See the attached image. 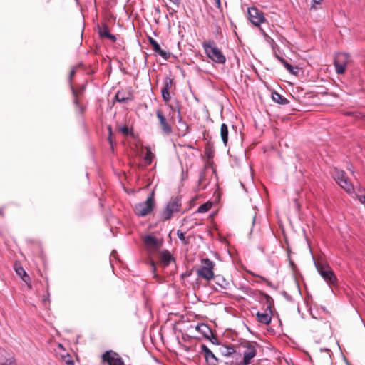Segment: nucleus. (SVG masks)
Segmentation results:
<instances>
[{
    "instance_id": "f257e3e1",
    "label": "nucleus",
    "mask_w": 365,
    "mask_h": 365,
    "mask_svg": "<svg viewBox=\"0 0 365 365\" xmlns=\"http://www.w3.org/2000/svg\"><path fill=\"white\" fill-rule=\"evenodd\" d=\"M206 56L215 63L224 64L226 57L221 50L216 46L213 40L205 41L202 44Z\"/></svg>"
},
{
    "instance_id": "f03ea898",
    "label": "nucleus",
    "mask_w": 365,
    "mask_h": 365,
    "mask_svg": "<svg viewBox=\"0 0 365 365\" xmlns=\"http://www.w3.org/2000/svg\"><path fill=\"white\" fill-rule=\"evenodd\" d=\"M181 198L178 197L171 198L160 212V220L161 222L170 220L175 214L178 213L181 210Z\"/></svg>"
},
{
    "instance_id": "7ed1b4c3",
    "label": "nucleus",
    "mask_w": 365,
    "mask_h": 365,
    "mask_svg": "<svg viewBox=\"0 0 365 365\" xmlns=\"http://www.w3.org/2000/svg\"><path fill=\"white\" fill-rule=\"evenodd\" d=\"M200 262V267L196 270L197 277L208 282L212 280L215 276V262L208 258L202 259Z\"/></svg>"
},
{
    "instance_id": "20e7f679",
    "label": "nucleus",
    "mask_w": 365,
    "mask_h": 365,
    "mask_svg": "<svg viewBox=\"0 0 365 365\" xmlns=\"http://www.w3.org/2000/svg\"><path fill=\"white\" fill-rule=\"evenodd\" d=\"M155 207L154 192H152L147 200L136 204L134 207V212L138 217H145L150 214Z\"/></svg>"
},
{
    "instance_id": "39448f33",
    "label": "nucleus",
    "mask_w": 365,
    "mask_h": 365,
    "mask_svg": "<svg viewBox=\"0 0 365 365\" xmlns=\"http://www.w3.org/2000/svg\"><path fill=\"white\" fill-rule=\"evenodd\" d=\"M334 178L336 183L348 194H354L355 192L354 187L352 182L349 180L346 173L338 168H334Z\"/></svg>"
},
{
    "instance_id": "423d86ee",
    "label": "nucleus",
    "mask_w": 365,
    "mask_h": 365,
    "mask_svg": "<svg viewBox=\"0 0 365 365\" xmlns=\"http://www.w3.org/2000/svg\"><path fill=\"white\" fill-rule=\"evenodd\" d=\"M267 307L263 312H258L256 314L257 321L263 324L268 325L270 324L272 318L273 300L269 296H267Z\"/></svg>"
},
{
    "instance_id": "0eeeda50",
    "label": "nucleus",
    "mask_w": 365,
    "mask_h": 365,
    "mask_svg": "<svg viewBox=\"0 0 365 365\" xmlns=\"http://www.w3.org/2000/svg\"><path fill=\"white\" fill-rule=\"evenodd\" d=\"M240 354L236 353L234 347H227L226 352L223 354L224 359L221 365H242L240 362Z\"/></svg>"
},
{
    "instance_id": "6e6552de",
    "label": "nucleus",
    "mask_w": 365,
    "mask_h": 365,
    "mask_svg": "<svg viewBox=\"0 0 365 365\" xmlns=\"http://www.w3.org/2000/svg\"><path fill=\"white\" fill-rule=\"evenodd\" d=\"M247 14L250 21L255 26H259L266 21L264 13L255 6L249 8Z\"/></svg>"
},
{
    "instance_id": "1a4fd4ad",
    "label": "nucleus",
    "mask_w": 365,
    "mask_h": 365,
    "mask_svg": "<svg viewBox=\"0 0 365 365\" xmlns=\"http://www.w3.org/2000/svg\"><path fill=\"white\" fill-rule=\"evenodd\" d=\"M316 267L319 274L327 283L331 284L336 283V277L328 265L319 263Z\"/></svg>"
},
{
    "instance_id": "9d476101",
    "label": "nucleus",
    "mask_w": 365,
    "mask_h": 365,
    "mask_svg": "<svg viewBox=\"0 0 365 365\" xmlns=\"http://www.w3.org/2000/svg\"><path fill=\"white\" fill-rule=\"evenodd\" d=\"M245 350L243 351L242 359H240L242 365H249L256 356L257 351L255 344L247 343L243 346Z\"/></svg>"
},
{
    "instance_id": "9b49d317",
    "label": "nucleus",
    "mask_w": 365,
    "mask_h": 365,
    "mask_svg": "<svg viewBox=\"0 0 365 365\" xmlns=\"http://www.w3.org/2000/svg\"><path fill=\"white\" fill-rule=\"evenodd\" d=\"M349 62V56L346 53H337L334 58V66L338 74H343Z\"/></svg>"
},
{
    "instance_id": "f8f14e48",
    "label": "nucleus",
    "mask_w": 365,
    "mask_h": 365,
    "mask_svg": "<svg viewBox=\"0 0 365 365\" xmlns=\"http://www.w3.org/2000/svg\"><path fill=\"white\" fill-rule=\"evenodd\" d=\"M53 351L56 357L65 362L66 365H75L72 356L61 344H56Z\"/></svg>"
},
{
    "instance_id": "ddd939ff",
    "label": "nucleus",
    "mask_w": 365,
    "mask_h": 365,
    "mask_svg": "<svg viewBox=\"0 0 365 365\" xmlns=\"http://www.w3.org/2000/svg\"><path fill=\"white\" fill-rule=\"evenodd\" d=\"M101 359L103 362H106L108 365H124V361L120 355L112 350L103 353Z\"/></svg>"
},
{
    "instance_id": "4468645a",
    "label": "nucleus",
    "mask_w": 365,
    "mask_h": 365,
    "mask_svg": "<svg viewBox=\"0 0 365 365\" xmlns=\"http://www.w3.org/2000/svg\"><path fill=\"white\" fill-rule=\"evenodd\" d=\"M214 280V282L217 287H215V289L217 291H221L226 292L227 290H229L232 285V280L230 278H225L222 274H216L214 276V278H212Z\"/></svg>"
},
{
    "instance_id": "2eb2a0df",
    "label": "nucleus",
    "mask_w": 365,
    "mask_h": 365,
    "mask_svg": "<svg viewBox=\"0 0 365 365\" xmlns=\"http://www.w3.org/2000/svg\"><path fill=\"white\" fill-rule=\"evenodd\" d=\"M201 351L204 354V357L207 365H221L222 360L217 359L213 352L205 345H201Z\"/></svg>"
},
{
    "instance_id": "dca6fc26",
    "label": "nucleus",
    "mask_w": 365,
    "mask_h": 365,
    "mask_svg": "<svg viewBox=\"0 0 365 365\" xmlns=\"http://www.w3.org/2000/svg\"><path fill=\"white\" fill-rule=\"evenodd\" d=\"M156 116L159 120L162 131L166 135H170L173 133L171 125L168 123L165 115L161 110L156 111Z\"/></svg>"
},
{
    "instance_id": "f3484780",
    "label": "nucleus",
    "mask_w": 365,
    "mask_h": 365,
    "mask_svg": "<svg viewBox=\"0 0 365 365\" xmlns=\"http://www.w3.org/2000/svg\"><path fill=\"white\" fill-rule=\"evenodd\" d=\"M14 270L21 279L27 284L28 288L31 289V278L20 263H15Z\"/></svg>"
},
{
    "instance_id": "a211bd4d",
    "label": "nucleus",
    "mask_w": 365,
    "mask_h": 365,
    "mask_svg": "<svg viewBox=\"0 0 365 365\" xmlns=\"http://www.w3.org/2000/svg\"><path fill=\"white\" fill-rule=\"evenodd\" d=\"M148 40L150 44L152 46L153 51L158 53L159 56H160L164 59H168L170 57V53H166L165 51L161 49L158 43L153 38L149 36Z\"/></svg>"
},
{
    "instance_id": "6ab92c4d",
    "label": "nucleus",
    "mask_w": 365,
    "mask_h": 365,
    "mask_svg": "<svg viewBox=\"0 0 365 365\" xmlns=\"http://www.w3.org/2000/svg\"><path fill=\"white\" fill-rule=\"evenodd\" d=\"M195 329L202 335V336L206 339H210V337L212 335V330L207 324H198L195 327Z\"/></svg>"
},
{
    "instance_id": "aec40b11",
    "label": "nucleus",
    "mask_w": 365,
    "mask_h": 365,
    "mask_svg": "<svg viewBox=\"0 0 365 365\" xmlns=\"http://www.w3.org/2000/svg\"><path fill=\"white\" fill-rule=\"evenodd\" d=\"M160 262L165 267L170 265L171 262H175V258L168 250H164L160 252Z\"/></svg>"
},
{
    "instance_id": "412c9836",
    "label": "nucleus",
    "mask_w": 365,
    "mask_h": 365,
    "mask_svg": "<svg viewBox=\"0 0 365 365\" xmlns=\"http://www.w3.org/2000/svg\"><path fill=\"white\" fill-rule=\"evenodd\" d=\"M115 98L120 103H126L133 99V95L130 92H125L123 90H120L116 93Z\"/></svg>"
},
{
    "instance_id": "4be33fe9",
    "label": "nucleus",
    "mask_w": 365,
    "mask_h": 365,
    "mask_svg": "<svg viewBox=\"0 0 365 365\" xmlns=\"http://www.w3.org/2000/svg\"><path fill=\"white\" fill-rule=\"evenodd\" d=\"M145 244L151 248H158L159 247V243L158 239L152 235H147L144 238Z\"/></svg>"
},
{
    "instance_id": "5701e85b",
    "label": "nucleus",
    "mask_w": 365,
    "mask_h": 365,
    "mask_svg": "<svg viewBox=\"0 0 365 365\" xmlns=\"http://www.w3.org/2000/svg\"><path fill=\"white\" fill-rule=\"evenodd\" d=\"M220 137L225 146L228 143V127L225 123H222L220 127Z\"/></svg>"
},
{
    "instance_id": "b1692460",
    "label": "nucleus",
    "mask_w": 365,
    "mask_h": 365,
    "mask_svg": "<svg viewBox=\"0 0 365 365\" xmlns=\"http://www.w3.org/2000/svg\"><path fill=\"white\" fill-rule=\"evenodd\" d=\"M144 149L146 150V153L143 157V160L147 165H150L155 158V155L152 152L150 147L145 146Z\"/></svg>"
},
{
    "instance_id": "393cba45",
    "label": "nucleus",
    "mask_w": 365,
    "mask_h": 365,
    "mask_svg": "<svg viewBox=\"0 0 365 365\" xmlns=\"http://www.w3.org/2000/svg\"><path fill=\"white\" fill-rule=\"evenodd\" d=\"M110 34V29L106 24L98 26V34L101 38H106Z\"/></svg>"
},
{
    "instance_id": "a878e982",
    "label": "nucleus",
    "mask_w": 365,
    "mask_h": 365,
    "mask_svg": "<svg viewBox=\"0 0 365 365\" xmlns=\"http://www.w3.org/2000/svg\"><path fill=\"white\" fill-rule=\"evenodd\" d=\"M212 204L210 202H207L197 208V212L198 213H205L208 212L212 208Z\"/></svg>"
},
{
    "instance_id": "bb28decb",
    "label": "nucleus",
    "mask_w": 365,
    "mask_h": 365,
    "mask_svg": "<svg viewBox=\"0 0 365 365\" xmlns=\"http://www.w3.org/2000/svg\"><path fill=\"white\" fill-rule=\"evenodd\" d=\"M177 236L179 238V240L181 241V242L183 244V245H188L190 241H189V237H185V232H182V230H178L177 231Z\"/></svg>"
},
{
    "instance_id": "cd10ccee",
    "label": "nucleus",
    "mask_w": 365,
    "mask_h": 365,
    "mask_svg": "<svg viewBox=\"0 0 365 365\" xmlns=\"http://www.w3.org/2000/svg\"><path fill=\"white\" fill-rule=\"evenodd\" d=\"M173 84V81L170 78H165L163 81V86L161 88L163 91H170Z\"/></svg>"
},
{
    "instance_id": "c85d7f7f",
    "label": "nucleus",
    "mask_w": 365,
    "mask_h": 365,
    "mask_svg": "<svg viewBox=\"0 0 365 365\" xmlns=\"http://www.w3.org/2000/svg\"><path fill=\"white\" fill-rule=\"evenodd\" d=\"M272 99L280 104H285L287 101L286 98H283L281 95H279L277 92H274L272 94Z\"/></svg>"
},
{
    "instance_id": "c756f323",
    "label": "nucleus",
    "mask_w": 365,
    "mask_h": 365,
    "mask_svg": "<svg viewBox=\"0 0 365 365\" xmlns=\"http://www.w3.org/2000/svg\"><path fill=\"white\" fill-rule=\"evenodd\" d=\"M1 365H16V360L12 355H9V357L0 361Z\"/></svg>"
},
{
    "instance_id": "7c9ffc66",
    "label": "nucleus",
    "mask_w": 365,
    "mask_h": 365,
    "mask_svg": "<svg viewBox=\"0 0 365 365\" xmlns=\"http://www.w3.org/2000/svg\"><path fill=\"white\" fill-rule=\"evenodd\" d=\"M282 63H283L284 66L292 74H297V72H298V68L297 67H294L292 66L291 64H289V63H287L286 61L284 60H282L281 61Z\"/></svg>"
},
{
    "instance_id": "2f4dec72",
    "label": "nucleus",
    "mask_w": 365,
    "mask_h": 365,
    "mask_svg": "<svg viewBox=\"0 0 365 365\" xmlns=\"http://www.w3.org/2000/svg\"><path fill=\"white\" fill-rule=\"evenodd\" d=\"M161 94H162V98L165 103H168L170 101L171 96L170 94V91L161 90Z\"/></svg>"
},
{
    "instance_id": "473e14b6",
    "label": "nucleus",
    "mask_w": 365,
    "mask_h": 365,
    "mask_svg": "<svg viewBox=\"0 0 365 365\" xmlns=\"http://www.w3.org/2000/svg\"><path fill=\"white\" fill-rule=\"evenodd\" d=\"M120 131L125 135H133V132L127 125L122 126Z\"/></svg>"
},
{
    "instance_id": "72a5a7b5",
    "label": "nucleus",
    "mask_w": 365,
    "mask_h": 365,
    "mask_svg": "<svg viewBox=\"0 0 365 365\" xmlns=\"http://www.w3.org/2000/svg\"><path fill=\"white\" fill-rule=\"evenodd\" d=\"M170 6L173 8H178L182 0H168Z\"/></svg>"
},
{
    "instance_id": "f704fd0d",
    "label": "nucleus",
    "mask_w": 365,
    "mask_h": 365,
    "mask_svg": "<svg viewBox=\"0 0 365 365\" xmlns=\"http://www.w3.org/2000/svg\"><path fill=\"white\" fill-rule=\"evenodd\" d=\"M354 118L356 119H365V113L361 112L355 111L354 112Z\"/></svg>"
},
{
    "instance_id": "c9c22d12",
    "label": "nucleus",
    "mask_w": 365,
    "mask_h": 365,
    "mask_svg": "<svg viewBox=\"0 0 365 365\" xmlns=\"http://www.w3.org/2000/svg\"><path fill=\"white\" fill-rule=\"evenodd\" d=\"M312 4L311 5V9H316V5H319L322 0H312Z\"/></svg>"
},
{
    "instance_id": "e433bc0d",
    "label": "nucleus",
    "mask_w": 365,
    "mask_h": 365,
    "mask_svg": "<svg viewBox=\"0 0 365 365\" xmlns=\"http://www.w3.org/2000/svg\"><path fill=\"white\" fill-rule=\"evenodd\" d=\"M106 38L109 39L113 43H115L116 41V40H117V38L115 37V36H114V35H113L111 34L108 35V36Z\"/></svg>"
},
{
    "instance_id": "4c0bfd02",
    "label": "nucleus",
    "mask_w": 365,
    "mask_h": 365,
    "mask_svg": "<svg viewBox=\"0 0 365 365\" xmlns=\"http://www.w3.org/2000/svg\"><path fill=\"white\" fill-rule=\"evenodd\" d=\"M179 123L182 124V125L185 128V131H187V130L188 129V126L187 123L182 120V118L180 115L179 116Z\"/></svg>"
},
{
    "instance_id": "58836bf2",
    "label": "nucleus",
    "mask_w": 365,
    "mask_h": 365,
    "mask_svg": "<svg viewBox=\"0 0 365 365\" xmlns=\"http://www.w3.org/2000/svg\"><path fill=\"white\" fill-rule=\"evenodd\" d=\"M215 1V6L220 11H222V4H221V1L220 0H214Z\"/></svg>"
},
{
    "instance_id": "ea45409f",
    "label": "nucleus",
    "mask_w": 365,
    "mask_h": 365,
    "mask_svg": "<svg viewBox=\"0 0 365 365\" xmlns=\"http://www.w3.org/2000/svg\"><path fill=\"white\" fill-rule=\"evenodd\" d=\"M359 200L362 203L365 204V195H358Z\"/></svg>"
},
{
    "instance_id": "a19ab883",
    "label": "nucleus",
    "mask_w": 365,
    "mask_h": 365,
    "mask_svg": "<svg viewBox=\"0 0 365 365\" xmlns=\"http://www.w3.org/2000/svg\"><path fill=\"white\" fill-rule=\"evenodd\" d=\"M347 170L349 171H350L351 173H354V166L351 164H349L347 165Z\"/></svg>"
},
{
    "instance_id": "79ce46f5",
    "label": "nucleus",
    "mask_w": 365,
    "mask_h": 365,
    "mask_svg": "<svg viewBox=\"0 0 365 365\" xmlns=\"http://www.w3.org/2000/svg\"><path fill=\"white\" fill-rule=\"evenodd\" d=\"M343 114L346 116H353L354 117V112H343Z\"/></svg>"
},
{
    "instance_id": "37998d69",
    "label": "nucleus",
    "mask_w": 365,
    "mask_h": 365,
    "mask_svg": "<svg viewBox=\"0 0 365 365\" xmlns=\"http://www.w3.org/2000/svg\"><path fill=\"white\" fill-rule=\"evenodd\" d=\"M75 74V71L73 69L71 71L70 76L71 78Z\"/></svg>"
},
{
    "instance_id": "c03bdc74",
    "label": "nucleus",
    "mask_w": 365,
    "mask_h": 365,
    "mask_svg": "<svg viewBox=\"0 0 365 365\" xmlns=\"http://www.w3.org/2000/svg\"><path fill=\"white\" fill-rule=\"evenodd\" d=\"M184 349L186 351H190V348L186 346H184Z\"/></svg>"
},
{
    "instance_id": "a18cd8bd",
    "label": "nucleus",
    "mask_w": 365,
    "mask_h": 365,
    "mask_svg": "<svg viewBox=\"0 0 365 365\" xmlns=\"http://www.w3.org/2000/svg\"><path fill=\"white\" fill-rule=\"evenodd\" d=\"M358 190H359V192H364V189H362L361 187H358Z\"/></svg>"
},
{
    "instance_id": "49530a36",
    "label": "nucleus",
    "mask_w": 365,
    "mask_h": 365,
    "mask_svg": "<svg viewBox=\"0 0 365 365\" xmlns=\"http://www.w3.org/2000/svg\"><path fill=\"white\" fill-rule=\"evenodd\" d=\"M151 265L153 266V269L155 270V264H154L153 262H151Z\"/></svg>"
},
{
    "instance_id": "de8ad7c7",
    "label": "nucleus",
    "mask_w": 365,
    "mask_h": 365,
    "mask_svg": "<svg viewBox=\"0 0 365 365\" xmlns=\"http://www.w3.org/2000/svg\"><path fill=\"white\" fill-rule=\"evenodd\" d=\"M109 141H110V145H113V141H112V140H111L110 136L109 137Z\"/></svg>"
},
{
    "instance_id": "09e8293b",
    "label": "nucleus",
    "mask_w": 365,
    "mask_h": 365,
    "mask_svg": "<svg viewBox=\"0 0 365 365\" xmlns=\"http://www.w3.org/2000/svg\"><path fill=\"white\" fill-rule=\"evenodd\" d=\"M108 130H109L110 135H111V127L110 126L108 128Z\"/></svg>"
},
{
    "instance_id": "8fccbe9b",
    "label": "nucleus",
    "mask_w": 365,
    "mask_h": 365,
    "mask_svg": "<svg viewBox=\"0 0 365 365\" xmlns=\"http://www.w3.org/2000/svg\"><path fill=\"white\" fill-rule=\"evenodd\" d=\"M75 103H76V104H78V100H77V99H76V100H75Z\"/></svg>"
},
{
    "instance_id": "3c124183",
    "label": "nucleus",
    "mask_w": 365,
    "mask_h": 365,
    "mask_svg": "<svg viewBox=\"0 0 365 365\" xmlns=\"http://www.w3.org/2000/svg\"><path fill=\"white\" fill-rule=\"evenodd\" d=\"M187 220V218H184V219H183V222H186Z\"/></svg>"
},
{
    "instance_id": "603ef678",
    "label": "nucleus",
    "mask_w": 365,
    "mask_h": 365,
    "mask_svg": "<svg viewBox=\"0 0 365 365\" xmlns=\"http://www.w3.org/2000/svg\"><path fill=\"white\" fill-rule=\"evenodd\" d=\"M251 274H252V276H256V274H255L254 273H252ZM257 277H259L258 275H257Z\"/></svg>"
},
{
    "instance_id": "864d4df0",
    "label": "nucleus",
    "mask_w": 365,
    "mask_h": 365,
    "mask_svg": "<svg viewBox=\"0 0 365 365\" xmlns=\"http://www.w3.org/2000/svg\"><path fill=\"white\" fill-rule=\"evenodd\" d=\"M2 214H3V213H2V211H1V210H0V215H2Z\"/></svg>"
}]
</instances>
